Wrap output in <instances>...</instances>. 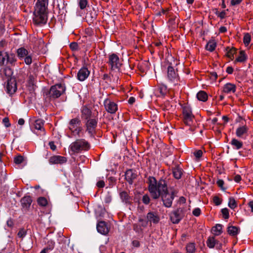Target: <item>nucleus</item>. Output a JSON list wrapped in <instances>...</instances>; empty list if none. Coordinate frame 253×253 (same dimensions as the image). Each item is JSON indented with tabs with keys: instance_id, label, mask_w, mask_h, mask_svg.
<instances>
[{
	"instance_id": "obj_58",
	"label": "nucleus",
	"mask_w": 253,
	"mask_h": 253,
	"mask_svg": "<svg viewBox=\"0 0 253 253\" xmlns=\"http://www.w3.org/2000/svg\"><path fill=\"white\" fill-rule=\"evenodd\" d=\"M2 123L6 127H9L10 126V124L9 123V119L7 117H5L3 119Z\"/></svg>"
},
{
	"instance_id": "obj_39",
	"label": "nucleus",
	"mask_w": 253,
	"mask_h": 253,
	"mask_svg": "<svg viewBox=\"0 0 253 253\" xmlns=\"http://www.w3.org/2000/svg\"><path fill=\"white\" fill-rule=\"evenodd\" d=\"M38 204L41 207H45L47 205V199L43 197H40L37 199Z\"/></svg>"
},
{
	"instance_id": "obj_11",
	"label": "nucleus",
	"mask_w": 253,
	"mask_h": 253,
	"mask_svg": "<svg viewBox=\"0 0 253 253\" xmlns=\"http://www.w3.org/2000/svg\"><path fill=\"white\" fill-rule=\"evenodd\" d=\"M183 118L184 123L186 125L191 126L193 123L194 116L189 109L184 108L183 111Z\"/></svg>"
},
{
	"instance_id": "obj_17",
	"label": "nucleus",
	"mask_w": 253,
	"mask_h": 253,
	"mask_svg": "<svg viewBox=\"0 0 253 253\" xmlns=\"http://www.w3.org/2000/svg\"><path fill=\"white\" fill-rule=\"evenodd\" d=\"M249 127L246 125L238 127L236 130V135L241 138H246L248 135Z\"/></svg>"
},
{
	"instance_id": "obj_38",
	"label": "nucleus",
	"mask_w": 253,
	"mask_h": 253,
	"mask_svg": "<svg viewBox=\"0 0 253 253\" xmlns=\"http://www.w3.org/2000/svg\"><path fill=\"white\" fill-rule=\"evenodd\" d=\"M216 46V42L214 41H211L207 43L206 48L207 50L212 51L214 50Z\"/></svg>"
},
{
	"instance_id": "obj_28",
	"label": "nucleus",
	"mask_w": 253,
	"mask_h": 253,
	"mask_svg": "<svg viewBox=\"0 0 253 253\" xmlns=\"http://www.w3.org/2000/svg\"><path fill=\"white\" fill-rule=\"evenodd\" d=\"M5 62L7 63H12V61L10 60V56L7 52L0 51V63H4Z\"/></svg>"
},
{
	"instance_id": "obj_8",
	"label": "nucleus",
	"mask_w": 253,
	"mask_h": 253,
	"mask_svg": "<svg viewBox=\"0 0 253 253\" xmlns=\"http://www.w3.org/2000/svg\"><path fill=\"white\" fill-rule=\"evenodd\" d=\"M184 216V209L179 208L170 213V220L173 224H177L182 219Z\"/></svg>"
},
{
	"instance_id": "obj_12",
	"label": "nucleus",
	"mask_w": 253,
	"mask_h": 253,
	"mask_svg": "<svg viewBox=\"0 0 253 253\" xmlns=\"http://www.w3.org/2000/svg\"><path fill=\"white\" fill-rule=\"evenodd\" d=\"M148 223L157 224L159 222L160 218L157 212L149 211L146 215Z\"/></svg>"
},
{
	"instance_id": "obj_48",
	"label": "nucleus",
	"mask_w": 253,
	"mask_h": 253,
	"mask_svg": "<svg viewBox=\"0 0 253 253\" xmlns=\"http://www.w3.org/2000/svg\"><path fill=\"white\" fill-rule=\"evenodd\" d=\"M142 201L144 204L148 205L150 203V199L148 195L145 194L142 197Z\"/></svg>"
},
{
	"instance_id": "obj_50",
	"label": "nucleus",
	"mask_w": 253,
	"mask_h": 253,
	"mask_svg": "<svg viewBox=\"0 0 253 253\" xmlns=\"http://www.w3.org/2000/svg\"><path fill=\"white\" fill-rule=\"evenodd\" d=\"M213 202L216 206H219L221 204L222 200L218 196H215L213 198Z\"/></svg>"
},
{
	"instance_id": "obj_54",
	"label": "nucleus",
	"mask_w": 253,
	"mask_h": 253,
	"mask_svg": "<svg viewBox=\"0 0 253 253\" xmlns=\"http://www.w3.org/2000/svg\"><path fill=\"white\" fill-rule=\"evenodd\" d=\"M17 235L19 238H23L26 235V231L24 229H21L19 230Z\"/></svg>"
},
{
	"instance_id": "obj_37",
	"label": "nucleus",
	"mask_w": 253,
	"mask_h": 253,
	"mask_svg": "<svg viewBox=\"0 0 253 253\" xmlns=\"http://www.w3.org/2000/svg\"><path fill=\"white\" fill-rule=\"evenodd\" d=\"M216 242L214 237H210L207 241V244L210 248H213L215 247Z\"/></svg>"
},
{
	"instance_id": "obj_51",
	"label": "nucleus",
	"mask_w": 253,
	"mask_h": 253,
	"mask_svg": "<svg viewBox=\"0 0 253 253\" xmlns=\"http://www.w3.org/2000/svg\"><path fill=\"white\" fill-rule=\"evenodd\" d=\"M123 64H111V69L112 71L118 70L119 71Z\"/></svg>"
},
{
	"instance_id": "obj_62",
	"label": "nucleus",
	"mask_w": 253,
	"mask_h": 253,
	"mask_svg": "<svg viewBox=\"0 0 253 253\" xmlns=\"http://www.w3.org/2000/svg\"><path fill=\"white\" fill-rule=\"evenodd\" d=\"M48 145L50 147V148L53 150V151H54L56 150V145L54 144V142L53 141H50L48 143Z\"/></svg>"
},
{
	"instance_id": "obj_33",
	"label": "nucleus",
	"mask_w": 253,
	"mask_h": 253,
	"mask_svg": "<svg viewBox=\"0 0 253 253\" xmlns=\"http://www.w3.org/2000/svg\"><path fill=\"white\" fill-rule=\"evenodd\" d=\"M197 98L199 101L205 102L207 100L208 96L205 91L201 90L197 93Z\"/></svg>"
},
{
	"instance_id": "obj_57",
	"label": "nucleus",
	"mask_w": 253,
	"mask_h": 253,
	"mask_svg": "<svg viewBox=\"0 0 253 253\" xmlns=\"http://www.w3.org/2000/svg\"><path fill=\"white\" fill-rule=\"evenodd\" d=\"M125 70L128 71L129 70H133L136 67V64H125Z\"/></svg>"
},
{
	"instance_id": "obj_22",
	"label": "nucleus",
	"mask_w": 253,
	"mask_h": 253,
	"mask_svg": "<svg viewBox=\"0 0 253 253\" xmlns=\"http://www.w3.org/2000/svg\"><path fill=\"white\" fill-rule=\"evenodd\" d=\"M48 4V0H37L35 9L46 11Z\"/></svg>"
},
{
	"instance_id": "obj_23",
	"label": "nucleus",
	"mask_w": 253,
	"mask_h": 253,
	"mask_svg": "<svg viewBox=\"0 0 253 253\" xmlns=\"http://www.w3.org/2000/svg\"><path fill=\"white\" fill-rule=\"evenodd\" d=\"M249 51L246 52L244 50H240L239 52H237L235 57V61L238 62H244L246 61L247 59L248 58V54Z\"/></svg>"
},
{
	"instance_id": "obj_44",
	"label": "nucleus",
	"mask_w": 253,
	"mask_h": 253,
	"mask_svg": "<svg viewBox=\"0 0 253 253\" xmlns=\"http://www.w3.org/2000/svg\"><path fill=\"white\" fill-rule=\"evenodd\" d=\"M142 227L140 225H138L137 224H134L133 225V229L138 233H140L142 232V229L141 228Z\"/></svg>"
},
{
	"instance_id": "obj_35",
	"label": "nucleus",
	"mask_w": 253,
	"mask_h": 253,
	"mask_svg": "<svg viewBox=\"0 0 253 253\" xmlns=\"http://www.w3.org/2000/svg\"><path fill=\"white\" fill-rule=\"evenodd\" d=\"M109 60L110 63H118L120 62V58L118 55L115 53L110 55Z\"/></svg>"
},
{
	"instance_id": "obj_13",
	"label": "nucleus",
	"mask_w": 253,
	"mask_h": 253,
	"mask_svg": "<svg viewBox=\"0 0 253 253\" xmlns=\"http://www.w3.org/2000/svg\"><path fill=\"white\" fill-rule=\"evenodd\" d=\"M18 56L20 58L25 57V63H31L32 59L31 55H28V51L24 48L21 47L17 49Z\"/></svg>"
},
{
	"instance_id": "obj_60",
	"label": "nucleus",
	"mask_w": 253,
	"mask_h": 253,
	"mask_svg": "<svg viewBox=\"0 0 253 253\" xmlns=\"http://www.w3.org/2000/svg\"><path fill=\"white\" fill-rule=\"evenodd\" d=\"M96 186L98 188H103L105 186V182L103 180H99L97 182Z\"/></svg>"
},
{
	"instance_id": "obj_18",
	"label": "nucleus",
	"mask_w": 253,
	"mask_h": 253,
	"mask_svg": "<svg viewBox=\"0 0 253 253\" xmlns=\"http://www.w3.org/2000/svg\"><path fill=\"white\" fill-rule=\"evenodd\" d=\"M0 74L3 80H8L10 78H12L11 76L13 74L12 69L8 66L2 68L0 70Z\"/></svg>"
},
{
	"instance_id": "obj_25",
	"label": "nucleus",
	"mask_w": 253,
	"mask_h": 253,
	"mask_svg": "<svg viewBox=\"0 0 253 253\" xmlns=\"http://www.w3.org/2000/svg\"><path fill=\"white\" fill-rule=\"evenodd\" d=\"M44 121L41 119L36 120L35 121L34 126L35 128L38 130H40L41 132V135H44L45 134V130L43 127Z\"/></svg>"
},
{
	"instance_id": "obj_27",
	"label": "nucleus",
	"mask_w": 253,
	"mask_h": 253,
	"mask_svg": "<svg viewBox=\"0 0 253 253\" xmlns=\"http://www.w3.org/2000/svg\"><path fill=\"white\" fill-rule=\"evenodd\" d=\"M236 86L231 83L226 84L223 88V91L226 93H234L236 91Z\"/></svg>"
},
{
	"instance_id": "obj_46",
	"label": "nucleus",
	"mask_w": 253,
	"mask_h": 253,
	"mask_svg": "<svg viewBox=\"0 0 253 253\" xmlns=\"http://www.w3.org/2000/svg\"><path fill=\"white\" fill-rule=\"evenodd\" d=\"M221 212L224 219H228L229 217V210L227 208H224L221 210Z\"/></svg>"
},
{
	"instance_id": "obj_55",
	"label": "nucleus",
	"mask_w": 253,
	"mask_h": 253,
	"mask_svg": "<svg viewBox=\"0 0 253 253\" xmlns=\"http://www.w3.org/2000/svg\"><path fill=\"white\" fill-rule=\"evenodd\" d=\"M201 210L199 208L194 209L192 211L193 214L196 216H199L201 214Z\"/></svg>"
},
{
	"instance_id": "obj_42",
	"label": "nucleus",
	"mask_w": 253,
	"mask_h": 253,
	"mask_svg": "<svg viewBox=\"0 0 253 253\" xmlns=\"http://www.w3.org/2000/svg\"><path fill=\"white\" fill-rule=\"evenodd\" d=\"M243 42L246 45H249L251 42V36L249 33H246L244 35Z\"/></svg>"
},
{
	"instance_id": "obj_49",
	"label": "nucleus",
	"mask_w": 253,
	"mask_h": 253,
	"mask_svg": "<svg viewBox=\"0 0 253 253\" xmlns=\"http://www.w3.org/2000/svg\"><path fill=\"white\" fill-rule=\"evenodd\" d=\"M70 47L73 51H77L79 49V45L76 42H73L70 44Z\"/></svg>"
},
{
	"instance_id": "obj_2",
	"label": "nucleus",
	"mask_w": 253,
	"mask_h": 253,
	"mask_svg": "<svg viewBox=\"0 0 253 253\" xmlns=\"http://www.w3.org/2000/svg\"><path fill=\"white\" fill-rule=\"evenodd\" d=\"M66 87L64 84H58L52 85L50 89L45 92L46 98L49 100H54L59 98L62 94L65 93Z\"/></svg>"
},
{
	"instance_id": "obj_59",
	"label": "nucleus",
	"mask_w": 253,
	"mask_h": 253,
	"mask_svg": "<svg viewBox=\"0 0 253 253\" xmlns=\"http://www.w3.org/2000/svg\"><path fill=\"white\" fill-rule=\"evenodd\" d=\"M138 221L139 222L141 223L140 225H141L143 227H146L148 224L147 220H145L143 218H139Z\"/></svg>"
},
{
	"instance_id": "obj_19",
	"label": "nucleus",
	"mask_w": 253,
	"mask_h": 253,
	"mask_svg": "<svg viewBox=\"0 0 253 253\" xmlns=\"http://www.w3.org/2000/svg\"><path fill=\"white\" fill-rule=\"evenodd\" d=\"M81 117L83 119L87 120L89 119L94 117L92 115V112L90 109L86 106H83L81 110Z\"/></svg>"
},
{
	"instance_id": "obj_31",
	"label": "nucleus",
	"mask_w": 253,
	"mask_h": 253,
	"mask_svg": "<svg viewBox=\"0 0 253 253\" xmlns=\"http://www.w3.org/2000/svg\"><path fill=\"white\" fill-rule=\"evenodd\" d=\"M240 231V228L237 226H229L227 228L228 233L232 236L237 235Z\"/></svg>"
},
{
	"instance_id": "obj_5",
	"label": "nucleus",
	"mask_w": 253,
	"mask_h": 253,
	"mask_svg": "<svg viewBox=\"0 0 253 253\" xmlns=\"http://www.w3.org/2000/svg\"><path fill=\"white\" fill-rule=\"evenodd\" d=\"M47 20V16L46 11H42L41 10L35 9L33 20L35 25H43L46 23Z\"/></svg>"
},
{
	"instance_id": "obj_34",
	"label": "nucleus",
	"mask_w": 253,
	"mask_h": 253,
	"mask_svg": "<svg viewBox=\"0 0 253 253\" xmlns=\"http://www.w3.org/2000/svg\"><path fill=\"white\" fill-rule=\"evenodd\" d=\"M150 64H136V68L141 73H146L150 68Z\"/></svg>"
},
{
	"instance_id": "obj_63",
	"label": "nucleus",
	"mask_w": 253,
	"mask_h": 253,
	"mask_svg": "<svg viewBox=\"0 0 253 253\" xmlns=\"http://www.w3.org/2000/svg\"><path fill=\"white\" fill-rule=\"evenodd\" d=\"M210 78L212 80H213V81L216 80L217 78V75L216 73L214 72L211 73Z\"/></svg>"
},
{
	"instance_id": "obj_6",
	"label": "nucleus",
	"mask_w": 253,
	"mask_h": 253,
	"mask_svg": "<svg viewBox=\"0 0 253 253\" xmlns=\"http://www.w3.org/2000/svg\"><path fill=\"white\" fill-rule=\"evenodd\" d=\"M97 123L98 118L97 117H94L86 120V130L88 132L91 137L94 136Z\"/></svg>"
},
{
	"instance_id": "obj_26",
	"label": "nucleus",
	"mask_w": 253,
	"mask_h": 253,
	"mask_svg": "<svg viewBox=\"0 0 253 253\" xmlns=\"http://www.w3.org/2000/svg\"><path fill=\"white\" fill-rule=\"evenodd\" d=\"M97 230L102 234L106 235L108 233V229L105 221H100L97 225Z\"/></svg>"
},
{
	"instance_id": "obj_40",
	"label": "nucleus",
	"mask_w": 253,
	"mask_h": 253,
	"mask_svg": "<svg viewBox=\"0 0 253 253\" xmlns=\"http://www.w3.org/2000/svg\"><path fill=\"white\" fill-rule=\"evenodd\" d=\"M228 206L232 209H234L237 207V203L233 197H231L229 198Z\"/></svg>"
},
{
	"instance_id": "obj_29",
	"label": "nucleus",
	"mask_w": 253,
	"mask_h": 253,
	"mask_svg": "<svg viewBox=\"0 0 253 253\" xmlns=\"http://www.w3.org/2000/svg\"><path fill=\"white\" fill-rule=\"evenodd\" d=\"M182 172V169L179 166H176L172 168L173 175L177 179H179L181 177Z\"/></svg>"
},
{
	"instance_id": "obj_45",
	"label": "nucleus",
	"mask_w": 253,
	"mask_h": 253,
	"mask_svg": "<svg viewBox=\"0 0 253 253\" xmlns=\"http://www.w3.org/2000/svg\"><path fill=\"white\" fill-rule=\"evenodd\" d=\"M88 3L87 0H80L79 5L81 9H84Z\"/></svg>"
},
{
	"instance_id": "obj_41",
	"label": "nucleus",
	"mask_w": 253,
	"mask_h": 253,
	"mask_svg": "<svg viewBox=\"0 0 253 253\" xmlns=\"http://www.w3.org/2000/svg\"><path fill=\"white\" fill-rule=\"evenodd\" d=\"M158 89L162 96H165L168 92L167 86L165 84H161L159 86Z\"/></svg>"
},
{
	"instance_id": "obj_47",
	"label": "nucleus",
	"mask_w": 253,
	"mask_h": 253,
	"mask_svg": "<svg viewBox=\"0 0 253 253\" xmlns=\"http://www.w3.org/2000/svg\"><path fill=\"white\" fill-rule=\"evenodd\" d=\"M194 156L196 157L197 160H199L203 155V152L201 150L195 151L193 152Z\"/></svg>"
},
{
	"instance_id": "obj_20",
	"label": "nucleus",
	"mask_w": 253,
	"mask_h": 253,
	"mask_svg": "<svg viewBox=\"0 0 253 253\" xmlns=\"http://www.w3.org/2000/svg\"><path fill=\"white\" fill-rule=\"evenodd\" d=\"M66 161V158L61 156H54L51 157L49 160L50 164H63Z\"/></svg>"
},
{
	"instance_id": "obj_32",
	"label": "nucleus",
	"mask_w": 253,
	"mask_h": 253,
	"mask_svg": "<svg viewBox=\"0 0 253 253\" xmlns=\"http://www.w3.org/2000/svg\"><path fill=\"white\" fill-rule=\"evenodd\" d=\"M223 226L220 224H217L212 228V233L216 236L219 235L222 232Z\"/></svg>"
},
{
	"instance_id": "obj_9",
	"label": "nucleus",
	"mask_w": 253,
	"mask_h": 253,
	"mask_svg": "<svg viewBox=\"0 0 253 253\" xmlns=\"http://www.w3.org/2000/svg\"><path fill=\"white\" fill-rule=\"evenodd\" d=\"M17 90V84L14 78H10L6 81L5 91L10 95L14 94Z\"/></svg>"
},
{
	"instance_id": "obj_30",
	"label": "nucleus",
	"mask_w": 253,
	"mask_h": 253,
	"mask_svg": "<svg viewBox=\"0 0 253 253\" xmlns=\"http://www.w3.org/2000/svg\"><path fill=\"white\" fill-rule=\"evenodd\" d=\"M230 143L233 146V148L237 150L241 149L243 146V142L236 138H233Z\"/></svg>"
},
{
	"instance_id": "obj_64",
	"label": "nucleus",
	"mask_w": 253,
	"mask_h": 253,
	"mask_svg": "<svg viewBox=\"0 0 253 253\" xmlns=\"http://www.w3.org/2000/svg\"><path fill=\"white\" fill-rule=\"evenodd\" d=\"M226 13L225 12V11H222L221 12H220L219 13V15H218V17L222 19H224L225 16H226Z\"/></svg>"
},
{
	"instance_id": "obj_4",
	"label": "nucleus",
	"mask_w": 253,
	"mask_h": 253,
	"mask_svg": "<svg viewBox=\"0 0 253 253\" xmlns=\"http://www.w3.org/2000/svg\"><path fill=\"white\" fill-rule=\"evenodd\" d=\"M90 147L89 143L84 139H77L70 145V149L74 153H79L82 151H87Z\"/></svg>"
},
{
	"instance_id": "obj_14",
	"label": "nucleus",
	"mask_w": 253,
	"mask_h": 253,
	"mask_svg": "<svg viewBox=\"0 0 253 253\" xmlns=\"http://www.w3.org/2000/svg\"><path fill=\"white\" fill-rule=\"evenodd\" d=\"M104 103L105 109L108 112L114 114L117 111L118 106L117 104L115 102L111 101L108 99H106L105 100Z\"/></svg>"
},
{
	"instance_id": "obj_16",
	"label": "nucleus",
	"mask_w": 253,
	"mask_h": 253,
	"mask_svg": "<svg viewBox=\"0 0 253 253\" xmlns=\"http://www.w3.org/2000/svg\"><path fill=\"white\" fill-rule=\"evenodd\" d=\"M119 196L122 202L125 204L126 205H131L133 199L127 191H123L120 192Z\"/></svg>"
},
{
	"instance_id": "obj_36",
	"label": "nucleus",
	"mask_w": 253,
	"mask_h": 253,
	"mask_svg": "<svg viewBox=\"0 0 253 253\" xmlns=\"http://www.w3.org/2000/svg\"><path fill=\"white\" fill-rule=\"evenodd\" d=\"M186 250L187 253H194L196 251L195 244L194 243H190L186 246Z\"/></svg>"
},
{
	"instance_id": "obj_52",
	"label": "nucleus",
	"mask_w": 253,
	"mask_h": 253,
	"mask_svg": "<svg viewBox=\"0 0 253 253\" xmlns=\"http://www.w3.org/2000/svg\"><path fill=\"white\" fill-rule=\"evenodd\" d=\"M216 183H217V185L221 188V189L222 190L225 191L226 189V188L223 187V185L224 184V181L223 180H222V179H218Z\"/></svg>"
},
{
	"instance_id": "obj_53",
	"label": "nucleus",
	"mask_w": 253,
	"mask_h": 253,
	"mask_svg": "<svg viewBox=\"0 0 253 253\" xmlns=\"http://www.w3.org/2000/svg\"><path fill=\"white\" fill-rule=\"evenodd\" d=\"M33 69L32 72H33L34 74H36L40 70L41 67L38 65V64H33L32 67L31 68V69Z\"/></svg>"
},
{
	"instance_id": "obj_7",
	"label": "nucleus",
	"mask_w": 253,
	"mask_h": 253,
	"mask_svg": "<svg viewBox=\"0 0 253 253\" xmlns=\"http://www.w3.org/2000/svg\"><path fill=\"white\" fill-rule=\"evenodd\" d=\"M81 121L78 118L72 119L70 120L69 124V129L74 135H79L80 132L82 130V127L80 126Z\"/></svg>"
},
{
	"instance_id": "obj_61",
	"label": "nucleus",
	"mask_w": 253,
	"mask_h": 253,
	"mask_svg": "<svg viewBox=\"0 0 253 253\" xmlns=\"http://www.w3.org/2000/svg\"><path fill=\"white\" fill-rule=\"evenodd\" d=\"M112 198L111 196L109 194H107L106 195L105 199H104V202L106 203H110L111 202Z\"/></svg>"
},
{
	"instance_id": "obj_21",
	"label": "nucleus",
	"mask_w": 253,
	"mask_h": 253,
	"mask_svg": "<svg viewBox=\"0 0 253 253\" xmlns=\"http://www.w3.org/2000/svg\"><path fill=\"white\" fill-rule=\"evenodd\" d=\"M237 52V49L234 47L228 46L225 49V55L231 60L235 58Z\"/></svg>"
},
{
	"instance_id": "obj_24",
	"label": "nucleus",
	"mask_w": 253,
	"mask_h": 253,
	"mask_svg": "<svg viewBox=\"0 0 253 253\" xmlns=\"http://www.w3.org/2000/svg\"><path fill=\"white\" fill-rule=\"evenodd\" d=\"M89 71L86 67L81 68L78 73V78L81 81L85 80L89 74Z\"/></svg>"
},
{
	"instance_id": "obj_10",
	"label": "nucleus",
	"mask_w": 253,
	"mask_h": 253,
	"mask_svg": "<svg viewBox=\"0 0 253 253\" xmlns=\"http://www.w3.org/2000/svg\"><path fill=\"white\" fill-rule=\"evenodd\" d=\"M32 202L33 200L30 196H25L22 198L20 200L22 211L24 212L28 211Z\"/></svg>"
},
{
	"instance_id": "obj_56",
	"label": "nucleus",
	"mask_w": 253,
	"mask_h": 253,
	"mask_svg": "<svg viewBox=\"0 0 253 253\" xmlns=\"http://www.w3.org/2000/svg\"><path fill=\"white\" fill-rule=\"evenodd\" d=\"M243 0H231L230 1L231 6H234L240 4Z\"/></svg>"
},
{
	"instance_id": "obj_15",
	"label": "nucleus",
	"mask_w": 253,
	"mask_h": 253,
	"mask_svg": "<svg viewBox=\"0 0 253 253\" xmlns=\"http://www.w3.org/2000/svg\"><path fill=\"white\" fill-rule=\"evenodd\" d=\"M137 176L136 171L132 169H127L125 172V179L130 185L132 184Z\"/></svg>"
},
{
	"instance_id": "obj_1",
	"label": "nucleus",
	"mask_w": 253,
	"mask_h": 253,
	"mask_svg": "<svg viewBox=\"0 0 253 253\" xmlns=\"http://www.w3.org/2000/svg\"><path fill=\"white\" fill-rule=\"evenodd\" d=\"M148 190L153 199L161 197L164 205L167 208L171 207L174 199V192H168V181L166 177H161L158 181L153 176L148 177Z\"/></svg>"
},
{
	"instance_id": "obj_3",
	"label": "nucleus",
	"mask_w": 253,
	"mask_h": 253,
	"mask_svg": "<svg viewBox=\"0 0 253 253\" xmlns=\"http://www.w3.org/2000/svg\"><path fill=\"white\" fill-rule=\"evenodd\" d=\"M177 64H167V79L169 83L173 85L178 84L179 77L178 74Z\"/></svg>"
},
{
	"instance_id": "obj_43",
	"label": "nucleus",
	"mask_w": 253,
	"mask_h": 253,
	"mask_svg": "<svg viewBox=\"0 0 253 253\" xmlns=\"http://www.w3.org/2000/svg\"><path fill=\"white\" fill-rule=\"evenodd\" d=\"M24 160V157L21 155L15 157L14 158V162L16 164L19 165L23 162Z\"/></svg>"
}]
</instances>
